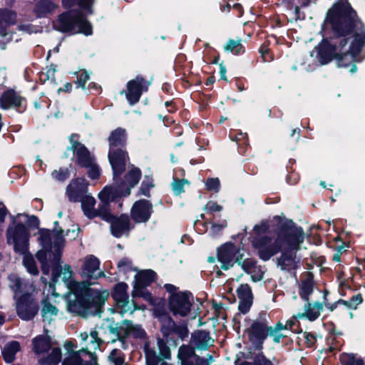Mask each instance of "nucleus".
<instances>
[{"instance_id": "0e129e2a", "label": "nucleus", "mask_w": 365, "mask_h": 365, "mask_svg": "<svg viewBox=\"0 0 365 365\" xmlns=\"http://www.w3.org/2000/svg\"><path fill=\"white\" fill-rule=\"evenodd\" d=\"M295 316L296 315L294 316V319L287 320L284 324H283V327H285V331L287 333V334L290 331H296L295 327L297 326V318H295Z\"/></svg>"}, {"instance_id": "cd10ccee", "label": "nucleus", "mask_w": 365, "mask_h": 365, "mask_svg": "<svg viewBox=\"0 0 365 365\" xmlns=\"http://www.w3.org/2000/svg\"><path fill=\"white\" fill-rule=\"evenodd\" d=\"M324 305L321 302L310 303L307 302L304 306V312L296 314L295 318H306L309 321L316 320L321 314Z\"/></svg>"}, {"instance_id": "864d4df0", "label": "nucleus", "mask_w": 365, "mask_h": 365, "mask_svg": "<svg viewBox=\"0 0 365 365\" xmlns=\"http://www.w3.org/2000/svg\"><path fill=\"white\" fill-rule=\"evenodd\" d=\"M51 175L56 180L63 181L69 177V170L66 168H60L59 170H53Z\"/></svg>"}, {"instance_id": "bf43d9fd", "label": "nucleus", "mask_w": 365, "mask_h": 365, "mask_svg": "<svg viewBox=\"0 0 365 365\" xmlns=\"http://www.w3.org/2000/svg\"><path fill=\"white\" fill-rule=\"evenodd\" d=\"M207 222L212 225L210 231L214 235L217 234L227 226V222L225 220L222 221L220 224H216L213 222V219H210Z\"/></svg>"}, {"instance_id": "aec40b11", "label": "nucleus", "mask_w": 365, "mask_h": 365, "mask_svg": "<svg viewBox=\"0 0 365 365\" xmlns=\"http://www.w3.org/2000/svg\"><path fill=\"white\" fill-rule=\"evenodd\" d=\"M153 212L152 204L146 200H140L134 203L131 209L132 219L138 223L145 222Z\"/></svg>"}, {"instance_id": "6ab92c4d", "label": "nucleus", "mask_w": 365, "mask_h": 365, "mask_svg": "<svg viewBox=\"0 0 365 365\" xmlns=\"http://www.w3.org/2000/svg\"><path fill=\"white\" fill-rule=\"evenodd\" d=\"M8 280L9 286L14 292L16 299L24 296V294H31L35 290L32 284L22 279L16 274H9Z\"/></svg>"}, {"instance_id": "423d86ee", "label": "nucleus", "mask_w": 365, "mask_h": 365, "mask_svg": "<svg viewBox=\"0 0 365 365\" xmlns=\"http://www.w3.org/2000/svg\"><path fill=\"white\" fill-rule=\"evenodd\" d=\"M29 232L23 224H17L7 230L9 243L14 245L15 252L24 255L23 264L28 272L33 275L38 274V269L34 257L26 254L29 245Z\"/></svg>"}, {"instance_id": "13d9d810", "label": "nucleus", "mask_w": 365, "mask_h": 365, "mask_svg": "<svg viewBox=\"0 0 365 365\" xmlns=\"http://www.w3.org/2000/svg\"><path fill=\"white\" fill-rule=\"evenodd\" d=\"M206 186L208 190L218 192L220 186V180L218 178H209L206 182Z\"/></svg>"}, {"instance_id": "b1692460", "label": "nucleus", "mask_w": 365, "mask_h": 365, "mask_svg": "<svg viewBox=\"0 0 365 365\" xmlns=\"http://www.w3.org/2000/svg\"><path fill=\"white\" fill-rule=\"evenodd\" d=\"M112 235L115 237H120L127 235L130 230V219L128 215H122L119 217H113L109 221Z\"/></svg>"}, {"instance_id": "f3484780", "label": "nucleus", "mask_w": 365, "mask_h": 365, "mask_svg": "<svg viewBox=\"0 0 365 365\" xmlns=\"http://www.w3.org/2000/svg\"><path fill=\"white\" fill-rule=\"evenodd\" d=\"M363 302V298L361 294H357L351 297L349 300L339 299L327 307L330 311L336 310L340 314H347L349 319L354 317L352 310L357 309L358 306Z\"/></svg>"}, {"instance_id": "49530a36", "label": "nucleus", "mask_w": 365, "mask_h": 365, "mask_svg": "<svg viewBox=\"0 0 365 365\" xmlns=\"http://www.w3.org/2000/svg\"><path fill=\"white\" fill-rule=\"evenodd\" d=\"M264 274V267L256 264L255 267L250 271V275L254 282H259L262 279Z\"/></svg>"}, {"instance_id": "a19ab883", "label": "nucleus", "mask_w": 365, "mask_h": 365, "mask_svg": "<svg viewBox=\"0 0 365 365\" xmlns=\"http://www.w3.org/2000/svg\"><path fill=\"white\" fill-rule=\"evenodd\" d=\"M145 361L146 365H158L160 358L155 350L147 349L145 350Z\"/></svg>"}, {"instance_id": "9b49d317", "label": "nucleus", "mask_w": 365, "mask_h": 365, "mask_svg": "<svg viewBox=\"0 0 365 365\" xmlns=\"http://www.w3.org/2000/svg\"><path fill=\"white\" fill-rule=\"evenodd\" d=\"M125 171L119 172L115 175L113 173V183L110 185L115 190L122 191L123 197L128 196L130 190L139 182L141 177V172L137 168L132 167L125 176V181L120 178V175Z\"/></svg>"}, {"instance_id": "5fc2aeb1", "label": "nucleus", "mask_w": 365, "mask_h": 365, "mask_svg": "<svg viewBox=\"0 0 365 365\" xmlns=\"http://www.w3.org/2000/svg\"><path fill=\"white\" fill-rule=\"evenodd\" d=\"M173 333L177 334L180 339L183 340L188 336L189 330L185 324H176Z\"/></svg>"}, {"instance_id": "37998d69", "label": "nucleus", "mask_w": 365, "mask_h": 365, "mask_svg": "<svg viewBox=\"0 0 365 365\" xmlns=\"http://www.w3.org/2000/svg\"><path fill=\"white\" fill-rule=\"evenodd\" d=\"M158 347L159 349V353L162 358L165 359H170L171 358L170 349L163 339H158Z\"/></svg>"}, {"instance_id": "774afa93", "label": "nucleus", "mask_w": 365, "mask_h": 365, "mask_svg": "<svg viewBox=\"0 0 365 365\" xmlns=\"http://www.w3.org/2000/svg\"><path fill=\"white\" fill-rule=\"evenodd\" d=\"M343 247H339L337 252L333 256V260L336 262H339L341 261V255L342 252Z\"/></svg>"}, {"instance_id": "7c9ffc66", "label": "nucleus", "mask_w": 365, "mask_h": 365, "mask_svg": "<svg viewBox=\"0 0 365 365\" xmlns=\"http://www.w3.org/2000/svg\"><path fill=\"white\" fill-rule=\"evenodd\" d=\"M32 345L36 354L43 355L51 348V338L43 335L37 336L32 340Z\"/></svg>"}, {"instance_id": "a18cd8bd", "label": "nucleus", "mask_w": 365, "mask_h": 365, "mask_svg": "<svg viewBox=\"0 0 365 365\" xmlns=\"http://www.w3.org/2000/svg\"><path fill=\"white\" fill-rule=\"evenodd\" d=\"M242 48L240 40H230L225 46V50L238 54L241 52Z\"/></svg>"}, {"instance_id": "ddd939ff", "label": "nucleus", "mask_w": 365, "mask_h": 365, "mask_svg": "<svg viewBox=\"0 0 365 365\" xmlns=\"http://www.w3.org/2000/svg\"><path fill=\"white\" fill-rule=\"evenodd\" d=\"M244 254L239 247L232 243H226L217 250V259L221 263V268L228 269L235 262L240 264Z\"/></svg>"}, {"instance_id": "680f3d73", "label": "nucleus", "mask_w": 365, "mask_h": 365, "mask_svg": "<svg viewBox=\"0 0 365 365\" xmlns=\"http://www.w3.org/2000/svg\"><path fill=\"white\" fill-rule=\"evenodd\" d=\"M238 309L240 312L245 314L249 310L252 303V299H240Z\"/></svg>"}, {"instance_id": "c756f323", "label": "nucleus", "mask_w": 365, "mask_h": 365, "mask_svg": "<svg viewBox=\"0 0 365 365\" xmlns=\"http://www.w3.org/2000/svg\"><path fill=\"white\" fill-rule=\"evenodd\" d=\"M58 8V4L52 0H38L34 8V12L38 17H46L53 13Z\"/></svg>"}, {"instance_id": "4be33fe9", "label": "nucleus", "mask_w": 365, "mask_h": 365, "mask_svg": "<svg viewBox=\"0 0 365 365\" xmlns=\"http://www.w3.org/2000/svg\"><path fill=\"white\" fill-rule=\"evenodd\" d=\"M88 182L85 178L72 180L66 187V195L70 201L78 202L82 197L88 195Z\"/></svg>"}, {"instance_id": "79ce46f5", "label": "nucleus", "mask_w": 365, "mask_h": 365, "mask_svg": "<svg viewBox=\"0 0 365 365\" xmlns=\"http://www.w3.org/2000/svg\"><path fill=\"white\" fill-rule=\"evenodd\" d=\"M237 292L240 299H252L251 288L247 284H241Z\"/></svg>"}, {"instance_id": "f257e3e1", "label": "nucleus", "mask_w": 365, "mask_h": 365, "mask_svg": "<svg viewBox=\"0 0 365 365\" xmlns=\"http://www.w3.org/2000/svg\"><path fill=\"white\" fill-rule=\"evenodd\" d=\"M328 21L333 31L338 36L331 43L324 40L318 46V55L322 64L333 58L338 60L339 66L358 61V55L365 46V29L356 13L349 6L330 11Z\"/></svg>"}, {"instance_id": "473e14b6", "label": "nucleus", "mask_w": 365, "mask_h": 365, "mask_svg": "<svg viewBox=\"0 0 365 365\" xmlns=\"http://www.w3.org/2000/svg\"><path fill=\"white\" fill-rule=\"evenodd\" d=\"M20 350V344L18 341H12L5 344L2 350V354L6 362L11 363L15 359V355Z\"/></svg>"}, {"instance_id": "412c9836", "label": "nucleus", "mask_w": 365, "mask_h": 365, "mask_svg": "<svg viewBox=\"0 0 365 365\" xmlns=\"http://www.w3.org/2000/svg\"><path fill=\"white\" fill-rule=\"evenodd\" d=\"M269 326L264 319L255 321L247 329L250 340L256 344H262L268 336Z\"/></svg>"}, {"instance_id": "338daca9", "label": "nucleus", "mask_w": 365, "mask_h": 365, "mask_svg": "<svg viewBox=\"0 0 365 365\" xmlns=\"http://www.w3.org/2000/svg\"><path fill=\"white\" fill-rule=\"evenodd\" d=\"M152 187H153L152 183H145V182L143 181L140 187L141 193L145 196H149L150 189Z\"/></svg>"}, {"instance_id": "052dcab7", "label": "nucleus", "mask_w": 365, "mask_h": 365, "mask_svg": "<svg viewBox=\"0 0 365 365\" xmlns=\"http://www.w3.org/2000/svg\"><path fill=\"white\" fill-rule=\"evenodd\" d=\"M300 339H304L308 346H312L316 342L314 335L309 332L302 333Z\"/></svg>"}, {"instance_id": "dca6fc26", "label": "nucleus", "mask_w": 365, "mask_h": 365, "mask_svg": "<svg viewBox=\"0 0 365 365\" xmlns=\"http://www.w3.org/2000/svg\"><path fill=\"white\" fill-rule=\"evenodd\" d=\"M79 136L72 134L70 137L71 149L73 150L76 162L81 167L91 165L95 158L84 145L79 143Z\"/></svg>"}, {"instance_id": "4468645a", "label": "nucleus", "mask_w": 365, "mask_h": 365, "mask_svg": "<svg viewBox=\"0 0 365 365\" xmlns=\"http://www.w3.org/2000/svg\"><path fill=\"white\" fill-rule=\"evenodd\" d=\"M150 83L145 81L142 76H136L127 83V91H122L120 93H125L127 100L130 105L137 103L143 92L148 91Z\"/></svg>"}, {"instance_id": "20e7f679", "label": "nucleus", "mask_w": 365, "mask_h": 365, "mask_svg": "<svg viewBox=\"0 0 365 365\" xmlns=\"http://www.w3.org/2000/svg\"><path fill=\"white\" fill-rule=\"evenodd\" d=\"M81 345L82 349L78 351H73V344L66 341L64 344L68 350V356L64 359L62 365H92L95 359V351L99 349L103 340L99 337V331H91L80 334Z\"/></svg>"}, {"instance_id": "e433bc0d", "label": "nucleus", "mask_w": 365, "mask_h": 365, "mask_svg": "<svg viewBox=\"0 0 365 365\" xmlns=\"http://www.w3.org/2000/svg\"><path fill=\"white\" fill-rule=\"evenodd\" d=\"M161 322V332L164 336H168L173 334V330L176 326V323L173 319L167 314H163L160 317Z\"/></svg>"}, {"instance_id": "5701e85b", "label": "nucleus", "mask_w": 365, "mask_h": 365, "mask_svg": "<svg viewBox=\"0 0 365 365\" xmlns=\"http://www.w3.org/2000/svg\"><path fill=\"white\" fill-rule=\"evenodd\" d=\"M214 340L210 333L204 330L195 331L191 334L190 346L195 349L206 350L212 345Z\"/></svg>"}, {"instance_id": "4c0bfd02", "label": "nucleus", "mask_w": 365, "mask_h": 365, "mask_svg": "<svg viewBox=\"0 0 365 365\" xmlns=\"http://www.w3.org/2000/svg\"><path fill=\"white\" fill-rule=\"evenodd\" d=\"M43 307H42V317L43 321H47L50 322L53 319V317H56L58 314V309L47 300H43L42 302Z\"/></svg>"}, {"instance_id": "72a5a7b5", "label": "nucleus", "mask_w": 365, "mask_h": 365, "mask_svg": "<svg viewBox=\"0 0 365 365\" xmlns=\"http://www.w3.org/2000/svg\"><path fill=\"white\" fill-rule=\"evenodd\" d=\"M155 273L148 269L138 273L135 275V288L144 287L149 285L155 278Z\"/></svg>"}, {"instance_id": "c03bdc74", "label": "nucleus", "mask_w": 365, "mask_h": 365, "mask_svg": "<svg viewBox=\"0 0 365 365\" xmlns=\"http://www.w3.org/2000/svg\"><path fill=\"white\" fill-rule=\"evenodd\" d=\"M93 0H63V4L66 8H71L76 5L88 8L93 3Z\"/></svg>"}, {"instance_id": "393cba45", "label": "nucleus", "mask_w": 365, "mask_h": 365, "mask_svg": "<svg viewBox=\"0 0 365 365\" xmlns=\"http://www.w3.org/2000/svg\"><path fill=\"white\" fill-rule=\"evenodd\" d=\"M24 100L20 95L12 89L6 91L0 97V107L2 109L20 108Z\"/></svg>"}, {"instance_id": "a211bd4d", "label": "nucleus", "mask_w": 365, "mask_h": 365, "mask_svg": "<svg viewBox=\"0 0 365 365\" xmlns=\"http://www.w3.org/2000/svg\"><path fill=\"white\" fill-rule=\"evenodd\" d=\"M81 275L88 279H98L103 272L100 270V261L94 255H88L82 259Z\"/></svg>"}, {"instance_id": "9d476101", "label": "nucleus", "mask_w": 365, "mask_h": 365, "mask_svg": "<svg viewBox=\"0 0 365 365\" xmlns=\"http://www.w3.org/2000/svg\"><path fill=\"white\" fill-rule=\"evenodd\" d=\"M170 311L175 317H185L189 314L193 302L190 292H178L170 294L168 299Z\"/></svg>"}, {"instance_id": "39448f33", "label": "nucleus", "mask_w": 365, "mask_h": 365, "mask_svg": "<svg viewBox=\"0 0 365 365\" xmlns=\"http://www.w3.org/2000/svg\"><path fill=\"white\" fill-rule=\"evenodd\" d=\"M38 240L42 246L36 257L41 264L42 272L49 273L48 262H58L61 257V249L63 247V230H59L51 233L48 230L38 232Z\"/></svg>"}, {"instance_id": "8fccbe9b", "label": "nucleus", "mask_w": 365, "mask_h": 365, "mask_svg": "<svg viewBox=\"0 0 365 365\" xmlns=\"http://www.w3.org/2000/svg\"><path fill=\"white\" fill-rule=\"evenodd\" d=\"M75 74L77 75V81H76V84L78 86V88L84 89L86 83L89 79V74L86 71H81L80 72H76Z\"/></svg>"}, {"instance_id": "09e8293b", "label": "nucleus", "mask_w": 365, "mask_h": 365, "mask_svg": "<svg viewBox=\"0 0 365 365\" xmlns=\"http://www.w3.org/2000/svg\"><path fill=\"white\" fill-rule=\"evenodd\" d=\"M88 169V175L91 179H97L101 175V169L99 166L96 163L95 160L91 162V165L85 167Z\"/></svg>"}, {"instance_id": "6e6552de", "label": "nucleus", "mask_w": 365, "mask_h": 365, "mask_svg": "<svg viewBox=\"0 0 365 365\" xmlns=\"http://www.w3.org/2000/svg\"><path fill=\"white\" fill-rule=\"evenodd\" d=\"M53 25L61 32L82 33L86 36L92 34L91 24L80 11H70L59 15Z\"/></svg>"}, {"instance_id": "a878e982", "label": "nucleus", "mask_w": 365, "mask_h": 365, "mask_svg": "<svg viewBox=\"0 0 365 365\" xmlns=\"http://www.w3.org/2000/svg\"><path fill=\"white\" fill-rule=\"evenodd\" d=\"M15 21V13L7 9H0V36L5 38L7 42L11 40V36L6 32V28L14 24Z\"/></svg>"}, {"instance_id": "ea45409f", "label": "nucleus", "mask_w": 365, "mask_h": 365, "mask_svg": "<svg viewBox=\"0 0 365 365\" xmlns=\"http://www.w3.org/2000/svg\"><path fill=\"white\" fill-rule=\"evenodd\" d=\"M239 365H273V364L260 352L255 356L253 361H242Z\"/></svg>"}, {"instance_id": "e2e57ef3", "label": "nucleus", "mask_w": 365, "mask_h": 365, "mask_svg": "<svg viewBox=\"0 0 365 365\" xmlns=\"http://www.w3.org/2000/svg\"><path fill=\"white\" fill-rule=\"evenodd\" d=\"M56 69L53 67L47 68L46 71H42L40 75V78L43 81H47L49 79L54 78Z\"/></svg>"}, {"instance_id": "7ed1b4c3", "label": "nucleus", "mask_w": 365, "mask_h": 365, "mask_svg": "<svg viewBox=\"0 0 365 365\" xmlns=\"http://www.w3.org/2000/svg\"><path fill=\"white\" fill-rule=\"evenodd\" d=\"M54 264L52 270V280L53 282L58 281V277L62 276L63 281L68 289L72 292L76 299L68 303V310L82 317H86L89 313L97 312L104 304L108 297L106 291H101L91 288L85 282H77L73 280V272L69 265H64L63 267L58 262H48Z\"/></svg>"}, {"instance_id": "2eb2a0df", "label": "nucleus", "mask_w": 365, "mask_h": 365, "mask_svg": "<svg viewBox=\"0 0 365 365\" xmlns=\"http://www.w3.org/2000/svg\"><path fill=\"white\" fill-rule=\"evenodd\" d=\"M38 310V302L33 299L31 294H24L16 299L17 314L22 319L29 320L34 318Z\"/></svg>"}, {"instance_id": "603ef678", "label": "nucleus", "mask_w": 365, "mask_h": 365, "mask_svg": "<svg viewBox=\"0 0 365 365\" xmlns=\"http://www.w3.org/2000/svg\"><path fill=\"white\" fill-rule=\"evenodd\" d=\"M204 210L207 214L212 215V218H214V213L219 212L222 210V207L219 205L215 202L209 201L205 206Z\"/></svg>"}, {"instance_id": "3c124183", "label": "nucleus", "mask_w": 365, "mask_h": 365, "mask_svg": "<svg viewBox=\"0 0 365 365\" xmlns=\"http://www.w3.org/2000/svg\"><path fill=\"white\" fill-rule=\"evenodd\" d=\"M185 183H188L187 180L174 179L172 183V189L173 192L177 195L183 192L184 185Z\"/></svg>"}, {"instance_id": "de8ad7c7", "label": "nucleus", "mask_w": 365, "mask_h": 365, "mask_svg": "<svg viewBox=\"0 0 365 365\" xmlns=\"http://www.w3.org/2000/svg\"><path fill=\"white\" fill-rule=\"evenodd\" d=\"M109 359L115 365H122L124 363L123 354L117 349L110 352Z\"/></svg>"}, {"instance_id": "c9c22d12", "label": "nucleus", "mask_w": 365, "mask_h": 365, "mask_svg": "<svg viewBox=\"0 0 365 365\" xmlns=\"http://www.w3.org/2000/svg\"><path fill=\"white\" fill-rule=\"evenodd\" d=\"M51 352L46 356L39 359L42 365H56L61 359V351L58 347L51 348Z\"/></svg>"}, {"instance_id": "f03ea898", "label": "nucleus", "mask_w": 365, "mask_h": 365, "mask_svg": "<svg viewBox=\"0 0 365 365\" xmlns=\"http://www.w3.org/2000/svg\"><path fill=\"white\" fill-rule=\"evenodd\" d=\"M304 240V233L301 227L284 226L277 232L274 240L259 237L254 239L252 245L259 258L264 261L281 251L282 254L277 258L278 267L282 271L292 272L299 267L300 261L295 252Z\"/></svg>"}, {"instance_id": "58836bf2", "label": "nucleus", "mask_w": 365, "mask_h": 365, "mask_svg": "<svg viewBox=\"0 0 365 365\" xmlns=\"http://www.w3.org/2000/svg\"><path fill=\"white\" fill-rule=\"evenodd\" d=\"M314 290V283L310 278L303 280L299 284V294L302 299L309 301V296L312 294Z\"/></svg>"}, {"instance_id": "1a4fd4ad", "label": "nucleus", "mask_w": 365, "mask_h": 365, "mask_svg": "<svg viewBox=\"0 0 365 365\" xmlns=\"http://www.w3.org/2000/svg\"><path fill=\"white\" fill-rule=\"evenodd\" d=\"M109 331L116 337L113 339L112 342L118 340L120 346L124 349L128 348L126 338L133 336L135 339H144L146 333L141 326L133 324L130 321L125 320L120 324H112L109 325Z\"/></svg>"}, {"instance_id": "f8f14e48", "label": "nucleus", "mask_w": 365, "mask_h": 365, "mask_svg": "<svg viewBox=\"0 0 365 365\" xmlns=\"http://www.w3.org/2000/svg\"><path fill=\"white\" fill-rule=\"evenodd\" d=\"M122 195V191L115 190L111 185L106 186L98 194L101 204L98 205V208L96 209L98 216L107 222L111 220L113 215L109 211V202L117 198L123 197Z\"/></svg>"}, {"instance_id": "f704fd0d", "label": "nucleus", "mask_w": 365, "mask_h": 365, "mask_svg": "<svg viewBox=\"0 0 365 365\" xmlns=\"http://www.w3.org/2000/svg\"><path fill=\"white\" fill-rule=\"evenodd\" d=\"M284 327L280 322L277 323L274 327H269L268 336L272 338L274 343H279L282 339L288 336Z\"/></svg>"}, {"instance_id": "6e6d98bb", "label": "nucleus", "mask_w": 365, "mask_h": 365, "mask_svg": "<svg viewBox=\"0 0 365 365\" xmlns=\"http://www.w3.org/2000/svg\"><path fill=\"white\" fill-rule=\"evenodd\" d=\"M243 270H245L247 273L250 274V271L255 267L257 264V262L252 259H246L243 261L240 259V264H239Z\"/></svg>"}, {"instance_id": "0eeeda50", "label": "nucleus", "mask_w": 365, "mask_h": 365, "mask_svg": "<svg viewBox=\"0 0 365 365\" xmlns=\"http://www.w3.org/2000/svg\"><path fill=\"white\" fill-rule=\"evenodd\" d=\"M126 139V130L122 128L113 130L108 137V159L115 175L125 170L128 156L123 148L125 145Z\"/></svg>"}, {"instance_id": "bb28decb", "label": "nucleus", "mask_w": 365, "mask_h": 365, "mask_svg": "<svg viewBox=\"0 0 365 365\" xmlns=\"http://www.w3.org/2000/svg\"><path fill=\"white\" fill-rule=\"evenodd\" d=\"M128 286L124 282L119 283L115 285L113 297L117 302L118 305L122 307L125 312L130 309L129 305L128 295L127 293Z\"/></svg>"}, {"instance_id": "69168bd1", "label": "nucleus", "mask_w": 365, "mask_h": 365, "mask_svg": "<svg viewBox=\"0 0 365 365\" xmlns=\"http://www.w3.org/2000/svg\"><path fill=\"white\" fill-rule=\"evenodd\" d=\"M195 365H210L213 362V358L211 355H207V358H202L197 356Z\"/></svg>"}, {"instance_id": "c85d7f7f", "label": "nucleus", "mask_w": 365, "mask_h": 365, "mask_svg": "<svg viewBox=\"0 0 365 365\" xmlns=\"http://www.w3.org/2000/svg\"><path fill=\"white\" fill-rule=\"evenodd\" d=\"M197 356L194 348L189 344H182L178 349L177 357L180 365H195Z\"/></svg>"}, {"instance_id": "4d7b16f0", "label": "nucleus", "mask_w": 365, "mask_h": 365, "mask_svg": "<svg viewBox=\"0 0 365 365\" xmlns=\"http://www.w3.org/2000/svg\"><path fill=\"white\" fill-rule=\"evenodd\" d=\"M120 271L128 272L132 269V262L128 258H123L118 263Z\"/></svg>"}, {"instance_id": "2f4dec72", "label": "nucleus", "mask_w": 365, "mask_h": 365, "mask_svg": "<svg viewBox=\"0 0 365 365\" xmlns=\"http://www.w3.org/2000/svg\"><path fill=\"white\" fill-rule=\"evenodd\" d=\"M81 202V207L84 215L88 218H93L98 216V212L94 206L96 204V200L90 194L85 195L82 197L80 200Z\"/></svg>"}]
</instances>
